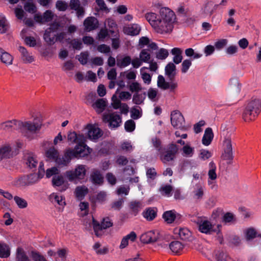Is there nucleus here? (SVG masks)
Here are the masks:
<instances>
[{
  "label": "nucleus",
  "instance_id": "f257e3e1",
  "mask_svg": "<svg viewBox=\"0 0 261 261\" xmlns=\"http://www.w3.org/2000/svg\"><path fill=\"white\" fill-rule=\"evenodd\" d=\"M145 18L154 31L160 34H166L172 32L176 22L174 12L168 8H162L159 14L147 13Z\"/></svg>",
  "mask_w": 261,
  "mask_h": 261
},
{
  "label": "nucleus",
  "instance_id": "f03ea898",
  "mask_svg": "<svg viewBox=\"0 0 261 261\" xmlns=\"http://www.w3.org/2000/svg\"><path fill=\"white\" fill-rule=\"evenodd\" d=\"M87 169L86 165L79 164L74 169L66 171L65 175L69 181L76 184L85 179Z\"/></svg>",
  "mask_w": 261,
  "mask_h": 261
},
{
  "label": "nucleus",
  "instance_id": "7ed1b4c3",
  "mask_svg": "<svg viewBox=\"0 0 261 261\" xmlns=\"http://www.w3.org/2000/svg\"><path fill=\"white\" fill-rule=\"evenodd\" d=\"M85 225L88 230H90L92 226L95 235L99 237L102 235V230L111 227L113 225V222L110 218L106 217L103 219L100 224L92 217V220L85 222Z\"/></svg>",
  "mask_w": 261,
  "mask_h": 261
},
{
  "label": "nucleus",
  "instance_id": "20e7f679",
  "mask_svg": "<svg viewBox=\"0 0 261 261\" xmlns=\"http://www.w3.org/2000/svg\"><path fill=\"white\" fill-rule=\"evenodd\" d=\"M199 230L206 234H212L216 232L218 234L220 231L221 225H212L210 221L205 218H199L197 221Z\"/></svg>",
  "mask_w": 261,
  "mask_h": 261
},
{
  "label": "nucleus",
  "instance_id": "39448f33",
  "mask_svg": "<svg viewBox=\"0 0 261 261\" xmlns=\"http://www.w3.org/2000/svg\"><path fill=\"white\" fill-rule=\"evenodd\" d=\"M19 130L24 136L29 138L30 134H34L39 130L41 125L37 122L19 121Z\"/></svg>",
  "mask_w": 261,
  "mask_h": 261
},
{
  "label": "nucleus",
  "instance_id": "423d86ee",
  "mask_svg": "<svg viewBox=\"0 0 261 261\" xmlns=\"http://www.w3.org/2000/svg\"><path fill=\"white\" fill-rule=\"evenodd\" d=\"M157 86L163 90H168L170 93L175 94L178 89V84L174 81L167 82L163 76L160 75L158 77Z\"/></svg>",
  "mask_w": 261,
  "mask_h": 261
},
{
  "label": "nucleus",
  "instance_id": "0eeeda50",
  "mask_svg": "<svg viewBox=\"0 0 261 261\" xmlns=\"http://www.w3.org/2000/svg\"><path fill=\"white\" fill-rule=\"evenodd\" d=\"M42 178V177L39 176L38 174L33 173L26 177L15 179L13 181V185L17 187H23L27 185L34 184Z\"/></svg>",
  "mask_w": 261,
  "mask_h": 261
},
{
  "label": "nucleus",
  "instance_id": "6e6552de",
  "mask_svg": "<svg viewBox=\"0 0 261 261\" xmlns=\"http://www.w3.org/2000/svg\"><path fill=\"white\" fill-rule=\"evenodd\" d=\"M170 120L172 125L175 128L186 130L185 118L182 114L178 110L171 112Z\"/></svg>",
  "mask_w": 261,
  "mask_h": 261
},
{
  "label": "nucleus",
  "instance_id": "1a4fd4ad",
  "mask_svg": "<svg viewBox=\"0 0 261 261\" xmlns=\"http://www.w3.org/2000/svg\"><path fill=\"white\" fill-rule=\"evenodd\" d=\"M72 158H83L90 154L92 149L88 147L85 142L78 143L73 149H68Z\"/></svg>",
  "mask_w": 261,
  "mask_h": 261
},
{
  "label": "nucleus",
  "instance_id": "9d476101",
  "mask_svg": "<svg viewBox=\"0 0 261 261\" xmlns=\"http://www.w3.org/2000/svg\"><path fill=\"white\" fill-rule=\"evenodd\" d=\"M103 120L109 123V126L111 128L119 127L122 122L121 117L117 112L105 113L103 115Z\"/></svg>",
  "mask_w": 261,
  "mask_h": 261
},
{
  "label": "nucleus",
  "instance_id": "9b49d317",
  "mask_svg": "<svg viewBox=\"0 0 261 261\" xmlns=\"http://www.w3.org/2000/svg\"><path fill=\"white\" fill-rule=\"evenodd\" d=\"M217 167L213 161H211L208 164L207 184L211 189L217 188L216 179L217 175L216 173Z\"/></svg>",
  "mask_w": 261,
  "mask_h": 261
},
{
  "label": "nucleus",
  "instance_id": "f8f14e48",
  "mask_svg": "<svg viewBox=\"0 0 261 261\" xmlns=\"http://www.w3.org/2000/svg\"><path fill=\"white\" fill-rule=\"evenodd\" d=\"M60 27L58 23L55 22L50 25L49 29L45 31L44 34V39L48 43L51 44L55 43L56 35L52 34V33L58 30Z\"/></svg>",
  "mask_w": 261,
  "mask_h": 261
},
{
  "label": "nucleus",
  "instance_id": "ddd939ff",
  "mask_svg": "<svg viewBox=\"0 0 261 261\" xmlns=\"http://www.w3.org/2000/svg\"><path fill=\"white\" fill-rule=\"evenodd\" d=\"M160 237L158 231L152 230L142 234L140 237V241L145 244L152 243L156 242Z\"/></svg>",
  "mask_w": 261,
  "mask_h": 261
},
{
  "label": "nucleus",
  "instance_id": "4468645a",
  "mask_svg": "<svg viewBox=\"0 0 261 261\" xmlns=\"http://www.w3.org/2000/svg\"><path fill=\"white\" fill-rule=\"evenodd\" d=\"M174 233L177 235L181 240L192 242L194 238L191 232L187 228L176 227L174 229Z\"/></svg>",
  "mask_w": 261,
  "mask_h": 261
},
{
  "label": "nucleus",
  "instance_id": "2eb2a0df",
  "mask_svg": "<svg viewBox=\"0 0 261 261\" xmlns=\"http://www.w3.org/2000/svg\"><path fill=\"white\" fill-rule=\"evenodd\" d=\"M140 26L136 23L125 25L123 28V33L126 35L130 36L138 35L140 33Z\"/></svg>",
  "mask_w": 261,
  "mask_h": 261
},
{
  "label": "nucleus",
  "instance_id": "dca6fc26",
  "mask_svg": "<svg viewBox=\"0 0 261 261\" xmlns=\"http://www.w3.org/2000/svg\"><path fill=\"white\" fill-rule=\"evenodd\" d=\"M52 184L54 187H61L59 190L61 192L65 191L69 187L68 182H65L64 177L60 175H55L53 177Z\"/></svg>",
  "mask_w": 261,
  "mask_h": 261
},
{
  "label": "nucleus",
  "instance_id": "f3484780",
  "mask_svg": "<svg viewBox=\"0 0 261 261\" xmlns=\"http://www.w3.org/2000/svg\"><path fill=\"white\" fill-rule=\"evenodd\" d=\"M224 153L223 158L224 160H231L232 159V148L231 139L228 137L224 141Z\"/></svg>",
  "mask_w": 261,
  "mask_h": 261
},
{
  "label": "nucleus",
  "instance_id": "a211bd4d",
  "mask_svg": "<svg viewBox=\"0 0 261 261\" xmlns=\"http://www.w3.org/2000/svg\"><path fill=\"white\" fill-rule=\"evenodd\" d=\"M88 136L90 140H96L102 135V131L97 126L94 125H90L87 126Z\"/></svg>",
  "mask_w": 261,
  "mask_h": 261
},
{
  "label": "nucleus",
  "instance_id": "6ab92c4d",
  "mask_svg": "<svg viewBox=\"0 0 261 261\" xmlns=\"http://www.w3.org/2000/svg\"><path fill=\"white\" fill-rule=\"evenodd\" d=\"M19 121L16 119L7 121L0 124V129L10 131L13 129L19 130Z\"/></svg>",
  "mask_w": 261,
  "mask_h": 261
},
{
  "label": "nucleus",
  "instance_id": "aec40b11",
  "mask_svg": "<svg viewBox=\"0 0 261 261\" xmlns=\"http://www.w3.org/2000/svg\"><path fill=\"white\" fill-rule=\"evenodd\" d=\"M219 5H214L212 2L207 1L201 9V13L204 16H211L217 9Z\"/></svg>",
  "mask_w": 261,
  "mask_h": 261
},
{
  "label": "nucleus",
  "instance_id": "412c9836",
  "mask_svg": "<svg viewBox=\"0 0 261 261\" xmlns=\"http://www.w3.org/2000/svg\"><path fill=\"white\" fill-rule=\"evenodd\" d=\"M72 158L70 151L67 149L62 157L59 155L55 162L59 167H62L67 166Z\"/></svg>",
  "mask_w": 261,
  "mask_h": 261
},
{
  "label": "nucleus",
  "instance_id": "4be33fe9",
  "mask_svg": "<svg viewBox=\"0 0 261 261\" xmlns=\"http://www.w3.org/2000/svg\"><path fill=\"white\" fill-rule=\"evenodd\" d=\"M18 50L21 54V59L24 63H31L34 61V57L31 53L29 52L26 48L19 46Z\"/></svg>",
  "mask_w": 261,
  "mask_h": 261
},
{
  "label": "nucleus",
  "instance_id": "5701e85b",
  "mask_svg": "<svg viewBox=\"0 0 261 261\" xmlns=\"http://www.w3.org/2000/svg\"><path fill=\"white\" fill-rule=\"evenodd\" d=\"M164 248H169L172 253L174 254L180 253L183 250L184 245L178 241H175L171 242L169 245H166Z\"/></svg>",
  "mask_w": 261,
  "mask_h": 261
},
{
  "label": "nucleus",
  "instance_id": "b1692460",
  "mask_svg": "<svg viewBox=\"0 0 261 261\" xmlns=\"http://www.w3.org/2000/svg\"><path fill=\"white\" fill-rule=\"evenodd\" d=\"M54 16L53 12L50 10H47L44 12L43 15L36 14L35 15V20L36 21L40 23H44L50 21L52 20Z\"/></svg>",
  "mask_w": 261,
  "mask_h": 261
},
{
  "label": "nucleus",
  "instance_id": "393cba45",
  "mask_svg": "<svg viewBox=\"0 0 261 261\" xmlns=\"http://www.w3.org/2000/svg\"><path fill=\"white\" fill-rule=\"evenodd\" d=\"M98 24L97 19L94 17H88L84 22V25L87 31H90L95 29L98 27Z\"/></svg>",
  "mask_w": 261,
  "mask_h": 261
},
{
  "label": "nucleus",
  "instance_id": "a878e982",
  "mask_svg": "<svg viewBox=\"0 0 261 261\" xmlns=\"http://www.w3.org/2000/svg\"><path fill=\"white\" fill-rule=\"evenodd\" d=\"M192 195L193 199L196 201L201 200L204 195L203 186L200 184L195 185L192 191Z\"/></svg>",
  "mask_w": 261,
  "mask_h": 261
},
{
  "label": "nucleus",
  "instance_id": "bb28decb",
  "mask_svg": "<svg viewBox=\"0 0 261 261\" xmlns=\"http://www.w3.org/2000/svg\"><path fill=\"white\" fill-rule=\"evenodd\" d=\"M68 140L71 143H83L86 141V138L83 135L76 134L75 132H70L68 135Z\"/></svg>",
  "mask_w": 261,
  "mask_h": 261
},
{
  "label": "nucleus",
  "instance_id": "cd10ccee",
  "mask_svg": "<svg viewBox=\"0 0 261 261\" xmlns=\"http://www.w3.org/2000/svg\"><path fill=\"white\" fill-rule=\"evenodd\" d=\"M246 107L250 109L254 114L258 115L261 110V100L259 99H254L251 101Z\"/></svg>",
  "mask_w": 261,
  "mask_h": 261
},
{
  "label": "nucleus",
  "instance_id": "c85d7f7f",
  "mask_svg": "<svg viewBox=\"0 0 261 261\" xmlns=\"http://www.w3.org/2000/svg\"><path fill=\"white\" fill-rule=\"evenodd\" d=\"M181 154L184 157L191 158L195 153V148L192 146L190 142H187L186 145L182 146L180 149Z\"/></svg>",
  "mask_w": 261,
  "mask_h": 261
},
{
  "label": "nucleus",
  "instance_id": "c756f323",
  "mask_svg": "<svg viewBox=\"0 0 261 261\" xmlns=\"http://www.w3.org/2000/svg\"><path fill=\"white\" fill-rule=\"evenodd\" d=\"M214 138V134L211 128L205 129L202 139V143L204 146H208L211 144Z\"/></svg>",
  "mask_w": 261,
  "mask_h": 261
},
{
  "label": "nucleus",
  "instance_id": "7c9ffc66",
  "mask_svg": "<svg viewBox=\"0 0 261 261\" xmlns=\"http://www.w3.org/2000/svg\"><path fill=\"white\" fill-rule=\"evenodd\" d=\"M165 74L168 77L172 80L176 74V66L173 63H169L165 67Z\"/></svg>",
  "mask_w": 261,
  "mask_h": 261
},
{
  "label": "nucleus",
  "instance_id": "2f4dec72",
  "mask_svg": "<svg viewBox=\"0 0 261 261\" xmlns=\"http://www.w3.org/2000/svg\"><path fill=\"white\" fill-rule=\"evenodd\" d=\"M146 95L149 99L152 102L158 101L160 97L158 89L152 87H150L148 89Z\"/></svg>",
  "mask_w": 261,
  "mask_h": 261
},
{
  "label": "nucleus",
  "instance_id": "473e14b6",
  "mask_svg": "<svg viewBox=\"0 0 261 261\" xmlns=\"http://www.w3.org/2000/svg\"><path fill=\"white\" fill-rule=\"evenodd\" d=\"M171 53L173 55V61L176 64H179L182 60V50L178 47H174L171 50Z\"/></svg>",
  "mask_w": 261,
  "mask_h": 261
},
{
  "label": "nucleus",
  "instance_id": "72a5a7b5",
  "mask_svg": "<svg viewBox=\"0 0 261 261\" xmlns=\"http://www.w3.org/2000/svg\"><path fill=\"white\" fill-rule=\"evenodd\" d=\"M136 238V233L134 231H132L122 239L120 248L121 249L124 248L128 245L129 241L134 242Z\"/></svg>",
  "mask_w": 261,
  "mask_h": 261
},
{
  "label": "nucleus",
  "instance_id": "f704fd0d",
  "mask_svg": "<svg viewBox=\"0 0 261 261\" xmlns=\"http://www.w3.org/2000/svg\"><path fill=\"white\" fill-rule=\"evenodd\" d=\"M89 190L85 186H77L74 191L75 196L79 199H82L88 194Z\"/></svg>",
  "mask_w": 261,
  "mask_h": 261
},
{
  "label": "nucleus",
  "instance_id": "c9c22d12",
  "mask_svg": "<svg viewBox=\"0 0 261 261\" xmlns=\"http://www.w3.org/2000/svg\"><path fill=\"white\" fill-rule=\"evenodd\" d=\"M59 154L58 151L55 147H52L45 151V156L47 160L55 162Z\"/></svg>",
  "mask_w": 261,
  "mask_h": 261
},
{
  "label": "nucleus",
  "instance_id": "e433bc0d",
  "mask_svg": "<svg viewBox=\"0 0 261 261\" xmlns=\"http://www.w3.org/2000/svg\"><path fill=\"white\" fill-rule=\"evenodd\" d=\"M49 199L53 203H56L59 205L64 206L65 205L64 198L61 195L56 193H53L49 195Z\"/></svg>",
  "mask_w": 261,
  "mask_h": 261
},
{
  "label": "nucleus",
  "instance_id": "4c0bfd02",
  "mask_svg": "<svg viewBox=\"0 0 261 261\" xmlns=\"http://www.w3.org/2000/svg\"><path fill=\"white\" fill-rule=\"evenodd\" d=\"M0 60L6 64L11 65L12 64L13 58L10 54L0 48Z\"/></svg>",
  "mask_w": 261,
  "mask_h": 261
},
{
  "label": "nucleus",
  "instance_id": "58836bf2",
  "mask_svg": "<svg viewBox=\"0 0 261 261\" xmlns=\"http://www.w3.org/2000/svg\"><path fill=\"white\" fill-rule=\"evenodd\" d=\"M229 84L231 89V91L234 94H238L240 93L241 91V85L237 79H231L229 82Z\"/></svg>",
  "mask_w": 261,
  "mask_h": 261
},
{
  "label": "nucleus",
  "instance_id": "ea45409f",
  "mask_svg": "<svg viewBox=\"0 0 261 261\" xmlns=\"http://www.w3.org/2000/svg\"><path fill=\"white\" fill-rule=\"evenodd\" d=\"M148 68L145 67H143L140 69V75L144 83L147 85L151 84L152 76L146 72V69Z\"/></svg>",
  "mask_w": 261,
  "mask_h": 261
},
{
  "label": "nucleus",
  "instance_id": "a19ab883",
  "mask_svg": "<svg viewBox=\"0 0 261 261\" xmlns=\"http://www.w3.org/2000/svg\"><path fill=\"white\" fill-rule=\"evenodd\" d=\"M132 61L130 56H126L117 59L116 64L120 68H124L128 66Z\"/></svg>",
  "mask_w": 261,
  "mask_h": 261
},
{
  "label": "nucleus",
  "instance_id": "79ce46f5",
  "mask_svg": "<svg viewBox=\"0 0 261 261\" xmlns=\"http://www.w3.org/2000/svg\"><path fill=\"white\" fill-rule=\"evenodd\" d=\"M143 216L147 220L151 221L156 216V210L155 208L149 207L143 212Z\"/></svg>",
  "mask_w": 261,
  "mask_h": 261
},
{
  "label": "nucleus",
  "instance_id": "37998d69",
  "mask_svg": "<svg viewBox=\"0 0 261 261\" xmlns=\"http://www.w3.org/2000/svg\"><path fill=\"white\" fill-rule=\"evenodd\" d=\"M91 179L92 182L95 184L100 185L102 183L103 178L100 173L97 170H93L91 174Z\"/></svg>",
  "mask_w": 261,
  "mask_h": 261
},
{
  "label": "nucleus",
  "instance_id": "c03bdc74",
  "mask_svg": "<svg viewBox=\"0 0 261 261\" xmlns=\"http://www.w3.org/2000/svg\"><path fill=\"white\" fill-rule=\"evenodd\" d=\"M257 115L254 114L250 109L246 107L243 113L242 117L244 120L246 122H249L255 119Z\"/></svg>",
  "mask_w": 261,
  "mask_h": 261
},
{
  "label": "nucleus",
  "instance_id": "a18cd8bd",
  "mask_svg": "<svg viewBox=\"0 0 261 261\" xmlns=\"http://www.w3.org/2000/svg\"><path fill=\"white\" fill-rule=\"evenodd\" d=\"M176 217V214L175 211H168L163 215V218L167 223H172Z\"/></svg>",
  "mask_w": 261,
  "mask_h": 261
},
{
  "label": "nucleus",
  "instance_id": "49530a36",
  "mask_svg": "<svg viewBox=\"0 0 261 261\" xmlns=\"http://www.w3.org/2000/svg\"><path fill=\"white\" fill-rule=\"evenodd\" d=\"M92 106L98 113H100L105 110L106 107V102L103 99H99L96 100Z\"/></svg>",
  "mask_w": 261,
  "mask_h": 261
},
{
  "label": "nucleus",
  "instance_id": "de8ad7c7",
  "mask_svg": "<svg viewBox=\"0 0 261 261\" xmlns=\"http://www.w3.org/2000/svg\"><path fill=\"white\" fill-rule=\"evenodd\" d=\"M213 261H227V255L222 250H215L213 256Z\"/></svg>",
  "mask_w": 261,
  "mask_h": 261
},
{
  "label": "nucleus",
  "instance_id": "09e8293b",
  "mask_svg": "<svg viewBox=\"0 0 261 261\" xmlns=\"http://www.w3.org/2000/svg\"><path fill=\"white\" fill-rule=\"evenodd\" d=\"M172 191L173 187L169 185H162L159 189L161 195L168 197L171 196Z\"/></svg>",
  "mask_w": 261,
  "mask_h": 261
},
{
  "label": "nucleus",
  "instance_id": "8fccbe9b",
  "mask_svg": "<svg viewBox=\"0 0 261 261\" xmlns=\"http://www.w3.org/2000/svg\"><path fill=\"white\" fill-rule=\"evenodd\" d=\"M10 254V248L9 246L4 243L0 242V257H8Z\"/></svg>",
  "mask_w": 261,
  "mask_h": 261
},
{
  "label": "nucleus",
  "instance_id": "3c124183",
  "mask_svg": "<svg viewBox=\"0 0 261 261\" xmlns=\"http://www.w3.org/2000/svg\"><path fill=\"white\" fill-rule=\"evenodd\" d=\"M185 55L187 57L190 58L192 60L199 59L202 57V54L195 52L192 48H188L185 50Z\"/></svg>",
  "mask_w": 261,
  "mask_h": 261
},
{
  "label": "nucleus",
  "instance_id": "603ef678",
  "mask_svg": "<svg viewBox=\"0 0 261 261\" xmlns=\"http://www.w3.org/2000/svg\"><path fill=\"white\" fill-rule=\"evenodd\" d=\"M38 161L37 157L34 154H28L27 156V165L30 168H35L38 164Z\"/></svg>",
  "mask_w": 261,
  "mask_h": 261
},
{
  "label": "nucleus",
  "instance_id": "864d4df0",
  "mask_svg": "<svg viewBox=\"0 0 261 261\" xmlns=\"http://www.w3.org/2000/svg\"><path fill=\"white\" fill-rule=\"evenodd\" d=\"M143 205L140 202L133 201L130 203V208L134 215H136L143 208Z\"/></svg>",
  "mask_w": 261,
  "mask_h": 261
},
{
  "label": "nucleus",
  "instance_id": "5fc2aeb1",
  "mask_svg": "<svg viewBox=\"0 0 261 261\" xmlns=\"http://www.w3.org/2000/svg\"><path fill=\"white\" fill-rule=\"evenodd\" d=\"M145 99V94L136 93L133 97V102L134 103L138 105H142L144 103Z\"/></svg>",
  "mask_w": 261,
  "mask_h": 261
},
{
  "label": "nucleus",
  "instance_id": "6e6d98bb",
  "mask_svg": "<svg viewBox=\"0 0 261 261\" xmlns=\"http://www.w3.org/2000/svg\"><path fill=\"white\" fill-rule=\"evenodd\" d=\"M93 249L97 254L103 255L107 254L108 252V248L106 246L101 247L99 243H96L93 246Z\"/></svg>",
  "mask_w": 261,
  "mask_h": 261
},
{
  "label": "nucleus",
  "instance_id": "4d7b16f0",
  "mask_svg": "<svg viewBox=\"0 0 261 261\" xmlns=\"http://www.w3.org/2000/svg\"><path fill=\"white\" fill-rule=\"evenodd\" d=\"M212 156L211 151L205 149H201L199 150L198 157L201 161H205L211 158Z\"/></svg>",
  "mask_w": 261,
  "mask_h": 261
},
{
  "label": "nucleus",
  "instance_id": "13d9d810",
  "mask_svg": "<svg viewBox=\"0 0 261 261\" xmlns=\"http://www.w3.org/2000/svg\"><path fill=\"white\" fill-rule=\"evenodd\" d=\"M139 57L143 62L147 63L150 59V53L148 49H144L139 54Z\"/></svg>",
  "mask_w": 261,
  "mask_h": 261
},
{
  "label": "nucleus",
  "instance_id": "bf43d9fd",
  "mask_svg": "<svg viewBox=\"0 0 261 261\" xmlns=\"http://www.w3.org/2000/svg\"><path fill=\"white\" fill-rule=\"evenodd\" d=\"M11 150V148L8 145L0 147V161L4 158L9 157Z\"/></svg>",
  "mask_w": 261,
  "mask_h": 261
},
{
  "label": "nucleus",
  "instance_id": "052dcab7",
  "mask_svg": "<svg viewBox=\"0 0 261 261\" xmlns=\"http://www.w3.org/2000/svg\"><path fill=\"white\" fill-rule=\"evenodd\" d=\"M16 258L19 261H28V257L26 255L24 250L21 248H18L16 252Z\"/></svg>",
  "mask_w": 261,
  "mask_h": 261
},
{
  "label": "nucleus",
  "instance_id": "680f3d73",
  "mask_svg": "<svg viewBox=\"0 0 261 261\" xmlns=\"http://www.w3.org/2000/svg\"><path fill=\"white\" fill-rule=\"evenodd\" d=\"M175 158V156L174 155L167 151H166L165 154H161L160 155V159L164 164H166L170 161L174 160Z\"/></svg>",
  "mask_w": 261,
  "mask_h": 261
},
{
  "label": "nucleus",
  "instance_id": "e2e57ef3",
  "mask_svg": "<svg viewBox=\"0 0 261 261\" xmlns=\"http://www.w3.org/2000/svg\"><path fill=\"white\" fill-rule=\"evenodd\" d=\"M191 59H186L181 63V71L182 73H186L188 72L192 65Z\"/></svg>",
  "mask_w": 261,
  "mask_h": 261
},
{
  "label": "nucleus",
  "instance_id": "0e129e2a",
  "mask_svg": "<svg viewBox=\"0 0 261 261\" xmlns=\"http://www.w3.org/2000/svg\"><path fill=\"white\" fill-rule=\"evenodd\" d=\"M14 200L16 203L17 205L20 208H24L27 207L28 206V202L27 201L18 196H15L14 197Z\"/></svg>",
  "mask_w": 261,
  "mask_h": 261
},
{
  "label": "nucleus",
  "instance_id": "69168bd1",
  "mask_svg": "<svg viewBox=\"0 0 261 261\" xmlns=\"http://www.w3.org/2000/svg\"><path fill=\"white\" fill-rule=\"evenodd\" d=\"M131 117L134 119L139 118L141 115V109L140 107H134L130 110Z\"/></svg>",
  "mask_w": 261,
  "mask_h": 261
},
{
  "label": "nucleus",
  "instance_id": "338daca9",
  "mask_svg": "<svg viewBox=\"0 0 261 261\" xmlns=\"http://www.w3.org/2000/svg\"><path fill=\"white\" fill-rule=\"evenodd\" d=\"M81 212L80 215L84 216L88 214L89 212V204L87 202H81L79 205Z\"/></svg>",
  "mask_w": 261,
  "mask_h": 261
},
{
  "label": "nucleus",
  "instance_id": "774afa93",
  "mask_svg": "<svg viewBox=\"0 0 261 261\" xmlns=\"http://www.w3.org/2000/svg\"><path fill=\"white\" fill-rule=\"evenodd\" d=\"M245 237L247 240H250L256 237L257 232L256 230L252 228H249L245 230Z\"/></svg>",
  "mask_w": 261,
  "mask_h": 261
}]
</instances>
